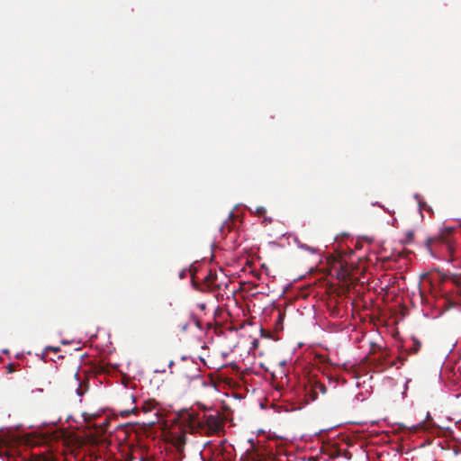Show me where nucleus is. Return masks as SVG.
I'll use <instances>...</instances> for the list:
<instances>
[{
    "label": "nucleus",
    "instance_id": "1",
    "mask_svg": "<svg viewBox=\"0 0 461 461\" xmlns=\"http://www.w3.org/2000/svg\"><path fill=\"white\" fill-rule=\"evenodd\" d=\"M183 423L192 433H200L206 437L218 436L224 430L225 419L217 412L216 414H203L187 412L183 416Z\"/></svg>",
    "mask_w": 461,
    "mask_h": 461
},
{
    "label": "nucleus",
    "instance_id": "2",
    "mask_svg": "<svg viewBox=\"0 0 461 461\" xmlns=\"http://www.w3.org/2000/svg\"><path fill=\"white\" fill-rule=\"evenodd\" d=\"M306 402H314L319 398V394H325L327 387L324 384L315 379H309L304 385Z\"/></svg>",
    "mask_w": 461,
    "mask_h": 461
},
{
    "label": "nucleus",
    "instance_id": "3",
    "mask_svg": "<svg viewBox=\"0 0 461 461\" xmlns=\"http://www.w3.org/2000/svg\"><path fill=\"white\" fill-rule=\"evenodd\" d=\"M216 279L217 275L212 270L207 272V274L203 277L201 283H199L198 277L194 274H192L191 276L193 285L202 292L215 290L218 287L215 284Z\"/></svg>",
    "mask_w": 461,
    "mask_h": 461
},
{
    "label": "nucleus",
    "instance_id": "4",
    "mask_svg": "<svg viewBox=\"0 0 461 461\" xmlns=\"http://www.w3.org/2000/svg\"><path fill=\"white\" fill-rule=\"evenodd\" d=\"M453 228H446L442 230V232L432 238H428L426 240V246L430 250L431 247L434 243H446L448 245L447 236L453 232Z\"/></svg>",
    "mask_w": 461,
    "mask_h": 461
},
{
    "label": "nucleus",
    "instance_id": "5",
    "mask_svg": "<svg viewBox=\"0 0 461 461\" xmlns=\"http://www.w3.org/2000/svg\"><path fill=\"white\" fill-rule=\"evenodd\" d=\"M187 437L185 431L174 432L171 434V441L173 445L179 450L182 451L186 444Z\"/></svg>",
    "mask_w": 461,
    "mask_h": 461
},
{
    "label": "nucleus",
    "instance_id": "6",
    "mask_svg": "<svg viewBox=\"0 0 461 461\" xmlns=\"http://www.w3.org/2000/svg\"><path fill=\"white\" fill-rule=\"evenodd\" d=\"M74 384L77 386L76 393L81 398L88 391V383L85 379L77 378V374H75Z\"/></svg>",
    "mask_w": 461,
    "mask_h": 461
},
{
    "label": "nucleus",
    "instance_id": "7",
    "mask_svg": "<svg viewBox=\"0 0 461 461\" xmlns=\"http://www.w3.org/2000/svg\"><path fill=\"white\" fill-rule=\"evenodd\" d=\"M157 404H158L157 402L153 399L144 401V402L141 406V410L143 412H149L156 409Z\"/></svg>",
    "mask_w": 461,
    "mask_h": 461
},
{
    "label": "nucleus",
    "instance_id": "8",
    "mask_svg": "<svg viewBox=\"0 0 461 461\" xmlns=\"http://www.w3.org/2000/svg\"><path fill=\"white\" fill-rule=\"evenodd\" d=\"M190 369L192 370L191 374H188L186 372H183V375H185L187 380L191 381V380H194V379L200 378L199 369L195 366L192 365L190 366Z\"/></svg>",
    "mask_w": 461,
    "mask_h": 461
},
{
    "label": "nucleus",
    "instance_id": "9",
    "mask_svg": "<svg viewBox=\"0 0 461 461\" xmlns=\"http://www.w3.org/2000/svg\"><path fill=\"white\" fill-rule=\"evenodd\" d=\"M255 213L258 215V216H264V221H267V222H271L272 220L270 218H267L266 217V213H267V209L263 206H257L255 208Z\"/></svg>",
    "mask_w": 461,
    "mask_h": 461
},
{
    "label": "nucleus",
    "instance_id": "10",
    "mask_svg": "<svg viewBox=\"0 0 461 461\" xmlns=\"http://www.w3.org/2000/svg\"><path fill=\"white\" fill-rule=\"evenodd\" d=\"M421 348V343L417 339L412 338V346L409 348V352L411 354H416L420 351Z\"/></svg>",
    "mask_w": 461,
    "mask_h": 461
},
{
    "label": "nucleus",
    "instance_id": "11",
    "mask_svg": "<svg viewBox=\"0 0 461 461\" xmlns=\"http://www.w3.org/2000/svg\"><path fill=\"white\" fill-rule=\"evenodd\" d=\"M387 357H388V354L386 352H383L382 356H381V361H382L383 365H385V366H390V367H392V366L396 365V363L394 361L389 362L387 360Z\"/></svg>",
    "mask_w": 461,
    "mask_h": 461
},
{
    "label": "nucleus",
    "instance_id": "12",
    "mask_svg": "<svg viewBox=\"0 0 461 461\" xmlns=\"http://www.w3.org/2000/svg\"><path fill=\"white\" fill-rule=\"evenodd\" d=\"M82 416H83L85 421L90 422L91 420H95L98 417V414L83 412Z\"/></svg>",
    "mask_w": 461,
    "mask_h": 461
},
{
    "label": "nucleus",
    "instance_id": "13",
    "mask_svg": "<svg viewBox=\"0 0 461 461\" xmlns=\"http://www.w3.org/2000/svg\"><path fill=\"white\" fill-rule=\"evenodd\" d=\"M139 412V409L137 407H133L131 410H124L121 411V415L122 417H129L131 414H135Z\"/></svg>",
    "mask_w": 461,
    "mask_h": 461
},
{
    "label": "nucleus",
    "instance_id": "14",
    "mask_svg": "<svg viewBox=\"0 0 461 461\" xmlns=\"http://www.w3.org/2000/svg\"><path fill=\"white\" fill-rule=\"evenodd\" d=\"M414 232L412 230H408L405 232V243H410L413 240Z\"/></svg>",
    "mask_w": 461,
    "mask_h": 461
},
{
    "label": "nucleus",
    "instance_id": "15",
    "mask_svg": "<svg viewBox=\"0 0 461 461\" xmlns=\"http://www.w3.org/2000/svg\"><path fill=\"white\" fill-rule=\"evenodd\" d=\"M14 371H15V364L11 363L6 366V373L7 374H12Z\"/></svg>",
    "mask_w": 461,
    "mask_h": 461
},
{
    "label": "nucleus",
    "instance_id": "16",
    "mask_svg": "<svg viewBox=\"0 0 461 461\" xmlns=\"http://www.w3.org/2000/svg\"><path fill=\"white\" fill-rule=\"evenodd\" d=\"M46 349H51V350H53L55 352H58L59 350V348H51V347H48V348H46Z\"/></svg>",
    "mask_w": 461,
    "mask_h": 461
},
{
    "label": "nucleus",
    "instance_id": "17",
    "mask_svg": "<svg viewBox=\"0 0 461 461\" xmlns=\"http://www.w3.org/2000/svg\"><path fill=\"white\" fill-rule=\"evenodd\" d=\"M309 460L310 461H316L315 457H310Z\"/></svg>",
    "mask_w": 461,
    "mask_h": 461
},
{
    "label": "nucleus",
    "instance_id": "18",
    "mask_svg": "<svg viewBox=\"0 0 461 461\" xmlns=\"http://www.w3.org/2000/svg\"><path fill=\"white\" fill-rule=\"evenodd\" d=\"M135 399L131 396V402L134 403Z\"/></svg>",
    "mask_w": 461,
    "mask_h": 461
},
{
    "label": "nucleus",
    "instance_id": "19",
    "mask_svg": "<svg viewBox=\"0 0 461 461\" xmlns=\"http://www.w3.org/2000/svg\"><path fill=\"white\" fill-rule=\"evenodd\" d=\"M460 227H461V222H460Z\"/></svg>",
    "mask_w": 461,
    "mask_h": 461
}]
</instances>
